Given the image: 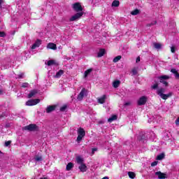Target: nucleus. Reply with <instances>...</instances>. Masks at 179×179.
Listing matches in <instances>:
<instances>
[{
	"instance_id": "obj_3",
	"label": "nucleus",
	"mask_w": 179,
	"mask_h": 179,
	"mask_svg": "<svg viewBox=\"0 0 179 179\" xmlns=\"http://www.w3.org/2000/svg\"><path fill=\"white\" fill-rule=\"evenodd\" d=\"M158 79H159L160 83H163L164 86H169V83H167L166 80H169V79H170V76L164 75L158 77Z\"/></svg>"
},
{
	"instance_id": "obj_23",
	"label": "nucleus",
	"mask_w": 179,
	"mask_h": 179,
	"mask_svg": "<svg viewBox=\"0 0 179 179\" xmlns=\"http://www.w3.org/2000/svg\"><path fill=\"white\" fill-rule=\"evenodd\" d=\"M104 54H106V50L101 49L98 53V57L101 58V57H103V55H104Z\"/></svg>"
},
{
	"instance_id": "obj_52",
	"label": "nucleus",
	"mask_w": 179,
	"mask_h": 179,
	"mask_svg": "<svg viewBox=\"0 0 179 179\" xmlns=\"http://www.w3.org/2000/svg\"><path fill=\"white\" fill-rule=\"evenodd\" d=\"M1 154H2V152L0 151V155H1Z\"/></svg>"
},
{
	"instance_id": "obj_51",
	"label": "nucleus",
	"mask_w": 179,
	"mask_h": 179,
	"mask_svg": "<svg viewBox=\"0 0 179 179\" xmlns=\"http://www.w3.org/2000/svg\"><path fill=\"white\" fill-rule=\"evenodd\" d=\"M40 179H48V178H41Z\"/></svg>"
},
{
	"instance_id": "obj_29",
	"label": "nucleus",
	"mask_w": 179,
	"mask_h": 179,
	"mask_svg": "<svg viewBox=\"0 0 179 179\" xmlns=\"http://www.w3.org/2000/svg\"><path fill=\"white\" fill-rule=\"evenodd\" d=\"M92 71H93V69H87V71H85V78H87V76L92 73Z\"/></svg>"
},
{
	"instance_id": "obj_47",
	"label": "nucleus",
	"mask_w": 179,
	"mask_h": 179,
	"mask_svg": "<svg viewBox=\"0 0 179 179\" xmlns=\"http://www.w3.org/2000/svg\"><path fill=\"white\" fill-rule=\"evenodd\" d=\"M2 3H3V0H0V9L2 8Z\"/></svg>"
},
{
	"instance_id": "obj_38",
	"label": "nucleus",
	"mask_w": 179,
	"mask_h": 179,
	"mask_svg": "<svg viewBox=\"0 0 179 179\" xmlns=\"http://www.w3.org/2000/svg\"><path fill=\"white\" fill-rule=\"evenodd\" d=\"M21 87H24V88L29 87V83H23L21 85Z\"/></svg>"
},
{
	"instance_id": "obj_10",
	"label": "nucleus",
	"mask_w": 179,
	"mask_h": 179,
	"mask_svg": "<svg viewBox=\"0 0 179 179\" xmlns=\"http://www.w3.org/2000/svg\"><path fill=\"white\" fill-rule=\"evenodd\" d=\"M147 101H148V97H146L145 96H143L138 99V106H143L146 104Z\"/></svg>"
},
{
	"instance_id": "obj_12",
	"label": "nucleus",
	"mask_w": 179,
	"mask_h": 179,
	"mask_svg": "<svg viewBox=\"0 0 179 179\" xmlns=\"http://www.w3.org/2000/svg\"><path fill=\"white\" fill-rule=\"evenodd\" d=\"M45 65H48V66H52V65H58V63H57V61L54 59L48 60V62H45Z\"/></svg>"
},
{
	"instance_id": "obj_28",
	"label": "nucleus",
	"mask_w": 179,
	"mask_h": 179,
	"mask_svg": "<svg viewBox=\"0 0 179 179\" xmlns=\"http://www.w3.org/2000/svg\"><path fill=\"white\" fill-rule=\"evenodd\" d=\"M141 11L139 10L136 9L131 12V15H132L133 16H136V15H139Z\"/></svg>"
},
{
	"instance_id": "obj_31",
	"label": "nucleus",
	"mask_w": 179,
	"mask_h": 179,
	"mask_svg": "<svg viewBox=\"0 0 179 179\" xmlns=\"http://www.w3.org/2000/svg\"><path fill=\"white\" fill-rule=\"evenodd\" d=\"M23 78H24V73H20L16 76V79H23Z\"/></svg>"
},
{
	"instance_id": "obj_42",
	"label": "nucleus",
	"mask_w": 179,
	"mask_h": 179,
	"mask_svg": "<svg viewBox=\"0 0 179 179\" xmlns=\"http://www.w3.org/2000/svg\"><path fill=\"white\" fill-rule=\"evenodd\" d=\"M10 143H11V141H6V142L5 143V146L8 147V146H9V145H10Z\"/></svg>"
},
{
	"instance_id": "obj_41",
	"label": "nucleus",
	"mask_w": 179,
	"mask_h": 179,
	"mask_svg": "<svg viewBox=\"0 0 179 179\" xmlns=\"http://www.w3.org/2000/svg\"><path fill=\"white\" fill-rule=\"evenodd\" d=\"M64 110H66V106H63L60 108V111H64Z\"/></svg>"
},
{
	"instance_id": "obj_43",
	"label": "nucleus",
	"mask_w": 179,
	"mask_h": 179,
	"mask_svg": "<svg viewBox=\"0 0 179 179\" xmlns=\"http://www.w3.org/2000/svg\"><path fill=\"white\" fill-rule=\"evenodd\" d=\"M171 52H173V53L176 52V48L171 47Z\"/></svg>"
},
{
	"instance_id": "obj_15",
	"label": "nucleus",
	"mask_w": 179,
	"mask_h": 179,
	"mask_svg": "<svg viewBox=\"0 0 179 179\" xmlns=\"http://www.w3.org/2000/svg\"><path fill=\"white\" fill-rule=\"evenodd\" d=\"M48 50H57V45L53 43H49L47 45Z\"/></svg>"
},
{
	"instance_id": "obj_1",
	"label": "nucleus",
	"mask_w": 179,
	"mask_h": 179,
	"mask_svg": "<svg viewBox=\"0 0 179 179\" xmlns=\"http://www.w3.org/2000/svg\"><path fill=\"white\" fill-rule=\"evenodd\" d=\"M164 93H166V89L164 88H160L157 91V94H159L163 100H167L169 97H171V96H173V92H169L167 94Z\"/></svg>"
},
{
	"instance_id": "obj_24",
	"label": "nucleus",
	"mask_w": 179,
	"mask_h": 179,
	"mask_svg": "<svg viewBox=\"0 0 179 179\" xmlns=\"http://www.w3.org/2000/svg\"><path fill=\"white\" fill-rule=\"evenodd\" d=\"M153 45H154L155 48H156V50H161V48L162 47V43H153Z\"/></svg>"
},
{
	"instance_id": "obj_25",
	"label": "nucleus",
	"mask_w": 179,
	"mask_h": 179,
	"mask_svg": "<svg viewBox=\"0 0 179 179\" xmlns=\"http://www.w3.org/2000/svg\"><path fill=\"white\" fill-rule=\"evenodd\" d=\"M117 117L116 115H112L110 118L108 119V122H113V121H115L117 120Z\"/></svg>"
},
{
	"instance_id": "obj_8",
	"label": "nucleus",
	"mask_w": 179,
	"mask_h": 179,
	"mask_svg": "<svg viewBox=\"0 0 179 179\" xmlns=\"http://www.w3.org/2000/svg\"><path fill=\"white\" fill-rule=\"evenodd\" d=\"M23 129H24V131H36L37 129V125L34 124H31L29 125H27L23 127Z\"/></svg>"
},
{
	"instance_id": "obj_53",
	"label": "nucleus",
	"mask_w": 179,
	"mask_h": 179,
	"mask_svg": "<svg viewBox=\"0 0 179 179\" xmlns=\"http://www.w3.org/2000/svg\"><path fill=\"white\" fill-rule=\"evenodd\" d=\"M178 1H179V0H178Z\"/></svg>"
},
{
	"instance_id": "obj_2",
	"label": "nucleus",
	"mask_w": 179,
	"mask_h": 179,
	"mask_svg": "<svg viewBox=\"0 0 179 179\" xmlns=\"http://www.w3.org/2000/svg\"><path fill=\"white\" fill-rule=\"evenodd\" d=\"M77 134H78V137L76 141L78 143H80V142L82 141V139L85 138L86 135V132L85 131V129H83L82 127H80L77 130Z\"/></svg>"
},
{
	"instance_id": "obj_26",
	"label": "nucleus",
	"mask_w": 179,
	"mask_h": 179,
	"mask_svg": "<svg viewBox=\"0 0 179 179\" xmlns=\"http://www.w3.org/2000/svg\"><path fill=\"white\" fill-rule=\"evenodd\" d=\"M73 168V164H72V162L69 163L66 165V169L67 170V171H71V169H72Z\"/></svg>"
},
{
	"instance_id": "obj_33",
	"label": "nucleus",
	"mask_w": 179,
	"mask_h": 179,
	"mask_svg": "<svg viewBox=\"0 0 179 179\" xmlns=\"http://www.w3.org/2000/svg\"><path fill=\"white\" fill-rule=\"evenodd\" d=\"M121 58H122L121 55H118V56L115 57L113 59V62H115V63L118 62V61H120V59H121Z\"/></svg>"
},
{
	"instance_id": "obj_7",
	"label": "nucleus",
	"mask_w": 179,
	"mask_h": 179,
	"mask_svg": "<svg viewBox=\"0 0 179 179\" xmlns=\"http://www.w3.org/2000/svg\"><path fill=\"white\" fill-rule=\"evenodd\" d=\"M83 16V12L77 13L76 15H73L70 18V22H75L76 20H79Z\"/></svg>"
},
{
	"instance_id": "obj_40",
	"label": "nucleus",
	"mask_w": 179,
	"mask_h": 179,
	"mask_svg": "<svg viewBox=\"0 0 179 179\" xmlns=\"http://www.w3.org/2000/svg\"><path fill=\"white\" fill-rule=\"evenodd\" d=\"M6 34H5V32L3 31H0V37H5Z\"/></svg>"
},
{
	"instance_id": "obj_48",
	"label": "nucleus",
	"mask_w": 179,
	"mask_h": 179,
	"mask_svg": "<svg viewBox=\"0 0 179 179\" xmlns=\"http://www.w3.org/2000/svg\"><path fill=\"white\" fill-rule=\"evenodd\" d=\"M94 152H97V148H92V153H94Z\"/></svg>"
},
{
	"instance_id": "obj_36",
	"label": "nucleus",
	"mask_w": 179,
	"mask_h": 179,
	"mask_svg": "<svg viewBox=\"0 0 179 179\" xmlns=\"http://www.w3.org/2000/svg\"><path fill=\"white\" fill-rule=\"evenodd\" d=\"M157 22L156 20L152 21L151 23L147 24L148 27H150V26H155Z\"/></svg>"
},
{
	"instance_id": "obj_19",
	"label": "nucleus",
	"mask_w": 179,
	"mask_h": 179,
	"mask_svg": "<svg viewBox=\"0 0 179 179\" xmlns=\"http://www.w3.org/2000/svg\"><path fill=\"white\" fill-rule=\"evenodd\" d=\"M54 110H55V106H49L46 108V113H52Z\"/></svg>"
},
{
	"instance_id": "obj_34",
	"label": "nucleus",
	"mask_w": 179,
	"mask_h": 179,
	"mask_svg": "<svg viewBox=\"0 0 179 179\" xmlns=\"http://www.w3.org/2000/svg\"><path fill=\"white\" fill-rule=\"evenodd\" d=\"M128 176H129V178H131V179L135 178V173H134V172H129Z\"/></svg>"
},
{
	"instance_id": "obj_32",
	"label": "nucleus",
	"mask_w": 179,
	"mask_h": 179,
	"mask_svg": "<svg viewBox=\"0 0 179 179\" xmlns=\"http://www.w3.org/2000/svg\"><path fill=\"white\" fill-rule=\"evenodd\" d=\"M163 159H164V153H162V154L159 155L158 156H157V160H163Z\"/></svg>"
},
{
	"instance_id": "obj_21",
	"label": "nucleus",
	"mask_w": 179,
	"mask_h": 179,
	"mask_svg": "<svg viewBox=\"0 0 179 179\" xmlns=\"http://www.w3.org/2000/svg\"><path fill=\"white\" fill-rule=\"evenodd\" d=\"M37 94V91L36 90H32L29 92L28 94V99H31L34 96H36Z\"/></svg>"
},
{
	"instance_id": "obj_13",
	"label": "nucleus",
	"mask_w": 179,
	"mask_h": 179,
	"mask_svg": "<svg viewBox=\"0 0 179 179\" xmlns=\"http://www.w3.org/2000/svg\"><path fill=\"white\" fill-rule=\"evenodd\" d=\"M106 99L107 96L106 95H103L102 96L97 99V101L99 103V104H104V103H106Z\"/></svg>"
},
{
	"instance_id": "obj_45",
	"label": "nucleus",
	"mask_w": 179,
	"mask_h": 179,
	"mask_svg": "<svg viewBox=\"0 0 179 179\" xmlns=\"http://www.w3.org/2000/svg\"><path fill=\"white\" fill-rule=\"evenodd\" d=\"M141 62V57H138L136 58V62L138 63V62Z\"/></svg>"
},
{
	"instance_id": "obj_17",
	"label": "nucleus",
	"mask_w": 179,
	"mask_h": 179,
	"mask_svg": "<svg viewBox=\"0 0 179 179\" xmlns=\"http://www.w3.org/2000/svg\"><path fill=\"white\" fill-rule=\"evenodd\" d=\"M79 169L82 173H85L87 171V166H86V164H81L79 166Z\"/></svg>"
},
{
	"instance_id": "obj_44",
	"label": "nucleus",
	"mask_w": 179,
	"mask_h": 179,
	"mask_svg": "<svg viewBox=\"0 0 179 179\" xmlns=\"http://www.w3.org/2000/svg\"><path fill=\"white\" fill-rule=\"evenodd\" d=\"M152 89H156L157 87H159V85L158 84H155L154 85H152Z\"/></svg>"
},
{
	"instance_id": "obj_50",
	"label": "nucleus",
	"mask_w": 179,
	"mask_h": 179,
	"mask_svg": "<svg viewBox=\"0 0 179 179\" xmlns=\"http://www.w3.org/2000/svg\"><path fill=\"white\" fill-rule=\"evenodd\" d=\"M0 94H3V92L1 90H0Z\"/></svg>"
},
{
	"instance_id": "obj_18",
	"label": "nucleus",
	"mask_w": 179,
	"mask_h": 179,
	"mask_svg": "<svg viewBox=\"0 0 179 179\" xmlns=\"http://www.w3.org/2000/svg\"><path fill=\"white\" fill-rule=\"evenodd\" d=\"M171 72L174 74L175 78H176V79H179V73H178V71H177V69H172L171 70Z\"/></svg>"
},
{
	"instance_id": "obj_35",
	"label": "nucleus",
	"mask_w": 179,
	"mask_h": 179,
	"mask_svg": "<svg viewBox=\"0 0 179 179\" xmlns=\"http://www.w3.org/2000/svg\"><path fill=\"white\" fill-rule=\"evenodd\" d=\"M131 73H132V75H134V76L137 75V74H138V68H134V69L131 70Z\"/></svg>"
},
{
	"instance_id": "obj_27",
	"label": "nucleus",
	"mask_w": 179,
	"mask_h": 179,
	"mask_svg": "<svg viewBox=\"0 0 179 179\" xmlns=\"http://www.w3.org/2000/svg\"><path fill=\"white\" fill-rule=\"evenodd\" d=\"M120 83H121V82L120 80H115L113 82V87H115V89H117V87H118V86H120Z\"/></svg>"
},
{
	"instance_id": "obj_6",
	"label": "nucleus",
	"mask_w": 179,
	"mask_h": 179,
	"mask_svg": "<svg viewBox=\"0 0 179 179\" xmlns=\"http://www.w3.org/2000/svg\"><path fill=\"white\" fill-rule=\"evenodd\" d=\"M83 16V12L77 13L76 15H73L70 18V22H75L76 20H79Z\"/></svg>"
},
{
	"instance_id": "obj_5",
	"label": "nucleus",
	"mask_w": 179,
	"mask_h": 179,
	"mask_svg": "<svg viewBox=\"0 0 179 179\" xmlns=\"http://www.w3.org/2000/svg\"><path fill=\"white\" fill-rule=\"evenodd\" d=\"M83 16V12L77 13L76 15H73L70 18V22H75L76 20H79Z\"/></svg>"
},
{
	"instance_id": "obj_49",
	"label": "nucleus",
	"mask_w": 179,
	"mask_h": 179,
	"mask_svg": "<svg viewBox=\"0 0 179 179\" xmlns=\"http://www.w3.org/2000/svg\"><path fill=\"white\" fill-rule=\"evenodd\" d=\"M129 104H131L129 102H127L124 104V106H129Z\"/></svg>"
},
{
	"instance_id": "obj_11",
	"label": "nucleus",
	"mask_w": 179,
	"mask_h": 179,
	"mask_svg": "<svg viewBox=\"0 0 179 179\" xmlns=\"http://www.w3.org/2000/svg\"><path fill=\"white\" fill-rule=\"evenodd\" d=\"M40 103V99H31L26 102V106H36Z\"/></svg>"
},
{
	"instance_id": "obj_14",
	"label": "nucleus",
	"mask_w": 179,
	"mask_h": 179,
	"mask_svg": "<svg viewBox=\"0 0 179 179\" xmlns=\"http://www.w3.org/2000/svg\"><path fill=\"white\" fill-rule=\"evenodd\" d=\"M41 45V41L37 40L31 46V50H36V48L40 47Z\"/></svg>"
},
{
	"instance_id": "obj_16",
	"label": "nucleus",
	"mask_w": 179,
	"mask_h": 179,
	"mask_svg": "<svg viewBox=\"0 0 179 179\" xmlns=\"http://www.w3.org/2000/svg\"><path fill=\"white\" fill-rule=\"evenodd\" d=\"M155 176H157L159 179L166 178V174L162 173L161 171L156 172Z\"/></svg>"
},
{
	"instance_id": "obj_4",
	"label": "nucleus",
	"mask_w": 179,
	"mask_h": 179,
	"mask_svg": "<svg viewBox=\"0 0 179 179\" xmlns=\"http://www.w3.org/2000/svg\"><path fill=\"white\" fill-rule=\"evenodd\" d=\"M85 96H87V90H86V88H83L81 92L79 93V94L77 96V100H79V101H81V100H83V97Z\"/></svg>"
},
{
	"instance_id": "obj_46",
	"label": "nucleus",
	"mask_w": 179,
	"mask_h": 179,
	"mask_svg": "<svg viewBox=\"0 0 179 179\" xmlns=\"http://www.w3.org/2000/svg\"><path fill=\"white\" fill-rule=\"evenodd\" d=\"M176 124L179 125V117H178L176 120Z\"/></svg>"
},
{
	"instance_id": "obj_9",
	"label": "nucleus",
	"mask_w": 179,
	"mask_h": 179,
	"mask_svg": "<svg viewBox=\"0 0 179 179\" xmlns=\"http://www.w3.org/2000/svg\"><path fill=\"white\" fill-rule=\"evenodd\" d=\"M73 9H74L76 12H82V10H83L82 5H80V3H75L73 4Z\"/></svg>"
},
{
	"instance_id": "obj_20",
	"label": "nucleus",
	"mask_w": 179,
	"mask_h": 179,
	"mask_svg": "<svg viewBox=\"0 0 179 179\" xmlns=\"http://www.w3.org/2000/svg\"><path fill=\"white\" fill-rule=\"evenodd\" d=\"M76 160L78 164H83V158H82V157H76Z\"/></svg>"
},
{
	"instance_id": "obj_37",
	"label": "nucleus",
	"mask_w": 179,
	"mask_h": 179,
	"mask_svg": "<svg viewBox=\"0 0 179 179\" xmlns=\"http://www.w3.org/2000/svg\"><path fill=\"white\" fill-rule=\"evenodd\" d=\"M34 159L36 162H41V160H43V157L41 156H36Z\"/></svg>"
},
{
	"instance_id": "obj_22",
	"label": "nucleus",
	"mask_w": 179,
	"mask_h": 179,
	"mask_svg": "<svg viewBox=\"0 0 179 179\" xmlns=\"http://www.w3.org/2000/svg\"><path fill=\"white\" fill-rule=\"evenodd\" d=\"M62 75H64V70H59L55 76V78H61Z\"/></svg>"
},
{
	"instance_id": "obj_30",
	"label": "nucleus",
	"mask_w": 179,
	"mask_h": 179,
	"mask_svg": "<svg viewBox=\"0 0 179 179\" xmlns=\"http://www.w3.org/2000/svg\"><path fill=\"white\" fill-rule=\"evenodd\" d=\"M112 6H115V8L120 6V1H114L112 3Z\"/></svg>"
},
{
	"instance_id": "obj_39",
	"label": "nucleus",
	"mask_w": 179,
	"mask_h": 179,
	"mask_svg": "<svg viewBox=\"0 0 179 179\" xmlns=\"http://www.w3.org/2000/svg\"><path fill=\"white\" fill-rule=\"evenodd\" d=\"M155 166H157V161H155L151 164L152 167H155Z\"/></svg>"
}]
</instances>
